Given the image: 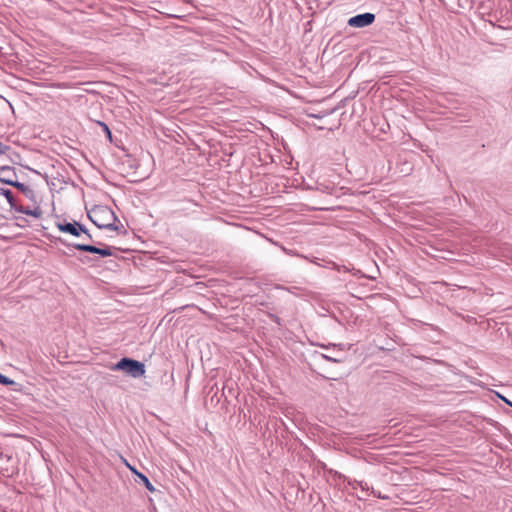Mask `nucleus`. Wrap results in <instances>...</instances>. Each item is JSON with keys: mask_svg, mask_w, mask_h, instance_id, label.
<instances>
[{"mask_svg": "<svg viewBox=\"0 0 512 512\" xmlns=\"http://www.w3.org/2000/svg\"><path fill=\"white\" fill-rule=\"evenodd\" d=\"M89 219L100 229L116 231L118 226L115 225L117 220L114 212L107 206L97 205L88 212Z\"/></svg>", "mask_w": 512, "mask_h": 512, "instance_id": "obj_1", "label": "nucleus"}, {"mask_svg": "<svg viewBox=\"0 0 512 512\" xmlns=\"http://www.w3.org/2000/svg\"><path fill=\"white\" fill-rule=\"evenodd\" d=\"M111 370L113 371H124L128 375L133 378H140L145 374V365L144 363L132 359L124 357L120 359L116 364L111 366Z\"/></svg>", "mask_w": 512, "mask_h": 512, "instance_id": "obj_2", "label": "nucleus"}, {"mask_svg": "<svg viewBox=\"0 0 512 512\" xmlns=\"http://www.w3.org/2000/svg\"><path fill=\"white\" fill-rule=\"evenodd\" d=\"M0 194L3 195L7 202L10 205V212H18L21 214L32 216L36 219H39L43 215L42 209L37 206L34 209H30L28 207H24L23 205L19 204L17 200L15 199L13 193L9 189L0 188Z\"/></svg>", "mask_w": 512, "mask_h": 512, "instance_id": "obj_3", "label": "nucleus"}, {"mask_svg": "<svg viewBox=\"0 0 512 512\" xmlns=\"http://www.w3.org/2000/svg\"><path fill=\"white\" fill-rule=\"evenodd\" d=\"M57 228L63 233H67L76 237H80L81 234H84L86 239L93 242V238L85 226L77 221L57 223Z\"/></svg>", "mask_w": 512, "mask_h": 512, "instance_id": "obj_4", "label": "nucleus"}, {"mask_svg": "<svg viewBox=\"0 0 512 512\" xmlns=\"http://www.w3.org/2000/svg\"><path fill=\"white\" fill-rule=\"evenodd\" d=\"M60 241H61V243L65 244L68 247L71 246V247H73V248H75L77 250H80V251H84V252H88V253H92V254H98L101 257H108V256H112L113 255L111 247H109L107 245H103L100 242H98V244L102 245L103 247H97V246H94V245H91V244H88V243L66 244L62 240H60Z\"/></svg>", "mask_w": 512, "mask_h": 512, "instance_id": "obj_5", "label": "nucleus"}, {"mask_svg": "<svg viewBox=\"0 0 512 512\" xmlns=\"http://www.w3.org/2000/svg\"><path fill=\"white\" fill-rule=\"evenodd\" d=\"M375 21V15L373 13H363L351 17L348 20V25L356 28H363L371 25Z\"/></svg>", "mask_w": 512, "mask_h": 512, "instance_id": "obj_6", "label": "nucleus"}, {"mask_svg": "<svg viewBox=\"0 0 512 512\" xmlns=\"http://www.w3.org/2000/svg\"><path fill=\"white\" fill-rule=\"evenodd\" d=\"M0 183H4L19 189L28 198H31L34 195L33 190L29 186L25 185L24 183L18 182L14 179L1 178Z\"/></svg>", "mask_w": 512, "mask_h": 512, "instance_id": "obj_7", "label": "nucleus"}, {"mask_svg": "<svg viewBox=\"0 0 512 512\" xmlns=\"http://www.w3.org/2000/svg\"><path fill=\"white\" fill-rule=\"evenodd\" d=\"M314 189L319 191V192H321V193H325V194H328V195H333V194H335V192L337 190V187L332 182L317 180Z\"/></svg>", "mask_w": 512, "mask_h": 512, "instance_id": "obj_8", "label": "nucleus"}, {"mask_svg": "<svg viewBox=\"0 0 512 512\" xmlns=\"http://www.w3.org/2000/svg\"><path fill=\"white\" fill-rule=\"evenodd\" d=\"M136 481H140L144 484V486L150 491L154 492L155 487L152 485L150 480L143 474V473H137V479Z\"/></svg>", "mask_w": 512, "mask_h": 512, "instance_id": "obj_9", "label": "nucleus"}, {"mask_svg": "<svg viewBox=\"0 0 512 512\" xmlns=\"http://www.w3.org/2000/svg\"><path fill=\"white\" fill-rule=\"evenodd\" d=\"M2 218L4 219H16V220H19L20 222L17 223L16 225L20 228H26L29 226V221L24 218V217H18L16 215H11L10 217L8 216H5V215H1Z\"/></svg>", "mask_w": 512, "mask_h": 512, "instance_id": "obj_10", "label": "nucleus"}, {"mask_svg": "<svg viewBox=\"0 0 512 512\" xmlns=\"http://www.w3.org/2000/svg\"><path fill=\"white\" fill-rule=\"evenodd\" d=\"M0 384H2L4 386H11V385H15L16 382L14 380L10 379L9 377L0 373Z\"/></svg>", "mask_w": 512, "mask_h": 512, "instance_id": "obj_11", "label": "nucleus"}, {"mask_svg": "<svg viewBox=\"0 0 512 512\" xmlns=\"http://www.w3.org/2000/svg\"><path fill=\"white\" fill-rule=\"evenodd\" d=\"M98 124L102 127L103 131L105 132L106 136L110 141H112V133L108 127V125L104 122L98 121Z\"/></svg>", "mask_w": 512, "mask_h": 512, "instance_id": "obj_12", "label": "nucleus"}, {"mask_svg": "<svg viewBox=\"0 0 512 512\" xmlns=\"http://www.w3.org/2000/svg\"><path fill=\"white\" fill-rule=\"evenodd\" d=\"M401 173H404L405 175H408L412 171V166L408 162H404L402 164Z\"/></svg>", "mask_w": 512, "mask_h": 512, "instance_id": "obj_13", "label": "nucleus"}, {"mask_svg": "<svg viewBox=\"0 0 512 512\" xmlns=\"http://www.w3.org/2000/svg\"><path fill=\"white\" fill-rule=\"evenodd\" d=\"M11 149L10 146L0 142V156L6 154Z\"/></svg>", "mask_w": 512, "mask_h": 512, "instance_id": "obj_14", "label": "nucleus"}, {"mask_svg": "<svg viewBox=\"0 0 512 512\" xmlns=\"http://www.w3.org/2000/svg\"><path fill=\"white\" fill-rule=\"evenodd\" d=\"M0 171H10L14 177H17L15 169L11 166H0Z\"/></svg>", "mask_w": 512, "mask_h": 512, "instance_id": "obj_15", "label": "nucleus"}, {"mask_svg": "<svg viewBox=\"0 0 512 512\" xmlns=\"http://www.w3.org/2000/svg\"><path fill=\"white\" fill-rule=\"evenodd\" d=\"M323 357H324L325 359H327L328 361H331V362H334V363H339V362L341 361L340 359H338V358H334V357H332V356L323 355Z\"/></svg>", "mask_w": 512, "mask_h": 512, "instance_id": "obj_16", "label": "nucleus"}, {"mask_svg": "<svg viewBox=\"0 0 512 512\" xmlns=\"http://www.w3.org/2000/svg\"><path fill=\"white\" fill-rule=\"evenodd\" d=\"M127 467L131 470V472L137 477V473H140L137 469L132 467L130 464L126 462Z\"/></svg>", "mask_w": 512, "mask_h": 512, "instance_id": "obj_17", "label": "nucleus"}, {"mask_svg": "<svg viewBox=\"0 0 512 512\" xmlns=\"http://www.w3.org/2000/svg\"><path fill=\"white\" fill-rule=\"evenodd\" d=\"M499 397L509 406L512 407V402L508 400L506 397L499 395Z\"/></svg>", "mask_w": 512, "mask_h": 512, "instance_id": "obj_18", "label": "nucleus"}, {"mask_svg": "<svg viewBox=\"0 0 512 512\" xmlns=\"http://www.w3.org/2000/svg\"><path fill=\"white\" fill-rule=\"evenodd\" d=\"M79 260H80L82 263H88V262L90 261V257H88V256L81 257V258H79Z\"/></svg>", "mask_w": 512, "mask_h": 512, "instance_id": "obj_19", "label": "nucleus"}, {"mask_svg": "<svg viewBox=\"0 0 512 512\" xmlns=\"http://www.w3.org/2000/svg\"><path fill=\"white\" fill-rule=\"evenodd\" d=\"M333 346H336V345L334 344ZM337 346H338V347H340L341 349H343V348H344V345H343V344H339V345H337Z\"/></svg>", "mask_w": 512, "mask_h": 512, "instance_id": "obj_20", "label": "nucleus"}, {"mask_svg": "<svg viewBox=\"0 0 512 512\" xmlns=\"http://www.w3.org/2000/svg\"><path fill=\"white\" fill-rule=\"evenodd\" d=\"M5 179H12L10 176L4 177Z\"/></svg>", "mask_w": 512, "mask_h": 512, "instance_id": "obj_21", "label": "nucleus"}, {"mask_svg": "<svg viewBox=\"0 0 512 512\" xmlns=\"http://www.w3.org/2000/svg\"><path fill=\"white\" fill-rule=\"evenodd\" d=\"M87 241H89V240L87 239ZM83 242H86V238L85 237L83 238Z\"/></svg>", "mask_w": 512, "mask_h": 512, "instance_id": "obj_22", "label": "nucleus"}]
</instances>
